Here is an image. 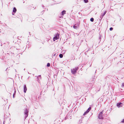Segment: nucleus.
<instances>
[{"mask_svg": "<svg viewBox=\"0 0 124 124\" xmlns=\"http://www.w3.org/2000/svg\"><path fill=\"white\" fill-rule=\"evenodd\" d=\"M33 8H34V9H35V7L34 8V7H33Z\"/></svg>", "mask_w": 124, "mask_h": 124, "instance_id": "412c9836", "label": "nucleus"}, {"mask_svg": "<svg viewBox=\"0 0 124 124\" xmlns=\"http://www.w3.org/2000/svg\"><path fill=\"white\" fill-rule=\"evenodd\" d=\"M59 38V35L58 33L56 34L55 36L53 38V40L55 41V40H57Z\"/></svg>", "mask_w": 124, "mask_h": 124, "instance_id": "7ed1b4c3", "label": "nucleus"}, {"mask_svg": "<svg viewBox=\"0 0 124 124\" xmlns=\"http://www.w3.org/2000/svg\"><path fill=\"white\" fill-rule=\"evenodd\" d=\"M59 56L60 58H62L63 57V55L62 54H60L59 55Z\"/></svg>", "mask_w": 124, "mask_h": 124, "instance_id": "f8f14e48", "label": "nucleus"}, {"mask_svg": "<svg viewBox=\"0 0 124 124\" xmlns=\"http://www.w3.org/2000/svg\"><path fill=\"white\" fill-rule=\"evenodd\" d=\"M73 27L75 29H77V26H75V25H74L73 26Z\"/></svg>", "mask_w": 124, "mask_h": 124, "instance_id": "4468645a", "label": "nucleus"}, {"mask_svg": "<svg viewBox=\"0 0 124 124\" xmlns=\"http://www.w3.org/2000/svg\"><path fill=\"white\" fill-rule=\"evenodd\" d=\"M84 1L86 3H87L88 2V0H84Z\"/></svg>", "mask_w": 124, "mask_h": 124, "instance_id": "6ab92c4d", "label": "nucleus"}, {"mask_svg": "<svg viewBox=\"0 0 124 124\" xmlns=\"http://www.w3.org/2000/svg\"><path fill=\"white\" fill-rule=\"evenodd\" d=\"M16 9L15 8H13V12H14V13H15L16 12Z\"/></svg>", "mask_w": 124, "mask_h": 124, "instance_id": "1a4fd4ad", "label": "nucleus"}, {"mask_svg": "<svg viewBox=\"0 0 124 124\" xmlns=\"http://www.w3.org/2000/svg\"><path fill=\"white\" fill-rule=\"evenodd\" d=\"M91 109V107H89L87 111V112H89L90 110Z\"/></svg>", "mask_w": 124, "mask_h": 124, "instance_id": "9b49d317", "label": "nucleus"}, {"mask_svg": "<svg viewBox=\"0 0 124 124\" xmlns=\"http://www.w3.org/2000/svg\"><path fill=\"white\" fill-rule=\"evenodd\" d=\"M28 111L27 110V109H26L24 112V113L26 117H27L28 115Z\"/></svg>", "mask_w": 124, "mask_h": 124, "instance_id": "20e7f679", "label": "nucleus"}, {"mask_svg": "<svg viewBox=\"0 0 124 124\" xmlns=\"http://www.w3.org/2000/svg\"><path fill=\"white\" fill-rule=\"evenodd\" d=\"M50 66V64L49 63H48L47 64V67H49Z\"/></svg>", "mask_w": 124, "mask_h": 124, "instance_id": "f3484780", "label": "nucleus"}, {"mask_svg": "<svg viewBox=\"0 0 124 124\" xmlns=\"http://www.w3.org/2000/svg\"><path fill=\"white\" fill-rule=\"evenodd\" d=\"M78 68L77 67L71 69V72L73 74H75L76 73L77 70L78 69Z\"/></svg>", "mask_w": 124, "mask_h": 124, "instance_id": "f257e3e1", "label": "nucleus"}, {"mask_svg": "<svg viewBox=\"0 0 124 124\" xmlns=\"http://www.w3.org/2000/svg\"><path fill=\"white\" fill-rule=\"evenodd\" d=\"M1 86V87H3L5 88V86L4 85V84H2L1 85H0Z\"/></svg>", "mask_w": 124, "mask_h": 124, "instance_id": "ddd939ff", "label": "nucleus"}, {"mask_svg": "<svg viewBox=\"0 0 124 124\" xmlns=\"http://www.w3.org/2000/svg\"><path fill=\"white\" fill-rule=\"evenodd\" d=\"M121 122L122 123L124 122V119L122 120V121H121Z\"/></svg>", "mask_w": 124, "mask_h": 124, "instance_id": "aec40b11", "label": "nucleus"}, {"mask_svg": "<svg viewBox=\"0 0 124 124\" xmlns=\"http://www.w3.org/2000/svg\"><path fill=\"white\" fill-rule=\"evenodd\" d=\"M122 103L121 102H119L117 103V106L119 108L121 107H122V106L121 105L122 104Z\"/></svg>", "mask_w": 124, "mask_h": 124, "instance_id": "423d86ee", "label": "nucleus"}, {"mask_svg": "<svg viewBox=\"0 0 124 124\" xmlns=\"http://www.w3.org/2000/svg\"><path fill=\"white\" fill-rule=\"evenodd\" d=\"M90 20L91 21L93 22L94 21V19L93 18H92L90 19Z\"/></svg>", "mask_w": 124, "mask_h": 124, "instance_id": "2eb2a0df", "label": "nucleus"}, {"mask_svg": "<svg viewBox=\"0 0 124 124\" xmlns=\"http://www.w3.org/2000/svg\"><path fill=\"white\" fill-rule=\"evenodd\" d=\"M106 13V11H104L102 13L101 15V17L102 18L105 15Z\"/></svg>", "mask_w": 124, "mask_h": 124, "instance_id": "39448f33", "label": "nucleus"}, {"mask_svg": "<svg viewBox=\"0 0 124 124\" xmlns=\"http://www.w3.org/2000/svg\"><path fill=\"white\" fill-rule=\"evenodd\" d=\"M91 109V107H89L87 111V112H89L90 110Z\"/></svg>", "mask_w": 124, "mask_h": 124, "instance_id": "9d476101", "label": "nucleus"}, {"mask_svg": "<svg viewBox=\"0 0 124 124\" xmlns=\"http://www.w3.org/2000/svg\"><path fill=\"white\" fill-rule=\"evenodd\" d=\"M88 112H87V111H86V112H85V113H84L83 115L84 116L87 113H88Z\"/></svg>", "mask_w": 124, "mask_h": 124, "instance_id": "dca6fc26", "label": "nucleus"}, {"mask_svg": "<svg viewBox=\"0 0 124 124\" xmlns=\"http://www.w3.org/2000/svg\"><path fill=\"white\" fill-rule=\"evenodd\" d=\"M103 112H101L100 113L98 117V118L99 119H103V116L102 115Z\"/></svg>", "mask_w": 124, "mask_h": 124, "instance_id": "f03ea898", "label": "nucleus"}, {"mask_svg": "<svg viewBox=\"0 0 124 124\" xmlns=\"http://www.w3.org/2000/svg\"><path fill=\"white\" fill-rule=\"evenodd\" d=\"M66 11L65 10H64L62 11V15L63 16L64 14H65L66 13Z\"/></svg>", "mask_w": 124, "mask_h": 124, "instance_id": "6e6552de", "label": "nucleus"}, {"mask_svg": "<svg viewBox=\"0 0 124 124\" xmlns=\"http://www.w3.org/2000/svg\"><path fill=\"white\" fill-rule=\"evenodd\" d=\"M113 30V28L112 27H111L110 28L109 30L110 31H111Z\"/></svg>", "mask_w": 124, "mask_h": 124, "instance_id": "a211bd4d", "label": "nucleus"}, {"mask_svg": "<svg viewBox=\"0 0 124 124\" xmlns=\"http://www.w3.org/2000/svg\"><path fill=\"white\" fill-rule=\"evenodd\" d=\"M27 90V88L26 86L25 85L24 86V92L25 93L26 92Z\"/></svg>", "mask_w": 124, "mask_h": 124, "instance_id": "0eeeda50", "label": "nucleus"}]
</instances>
